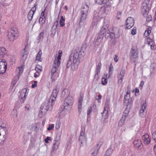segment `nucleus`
Listing matches in <instances>:
<instances>
[{
    "label": "nucleus",
    "mask_w": 156,
    "mask_h": 156,
    "mask_svg": "<svg viewBox=\"0 0 156 156\" xmlns=\"http://www.w3.org/2000/svg\"><path fill=\"white\" fill-rule=\"evenodd\" d=\"M84 52L78 47L75 48L71 54L66 66L67 68L70 67L73 71L76 70L78 68L80 62L81 56H83Z\"/></svg>",
    "instance_id": "1"
},
{
    "label": "nucleus",
    "mask_w": 156,
    "mask_h": 156,
    "mask_svg": "<svg viewBox=\"0 0 156 156\" xmlns=\"http://www.w3.org/2000/svg\"><path fill=\"white\" fill-rule=\"evenodd\" d=\"M59 91V88L57 87L54 89L47 103L45 102L43 103L41 106V108L46 110L47 112L49 109H51L52 107L53 103L55 100Z\"/></svg>",
    "instance_id": "2"
},
{
    "label": "nucleus",
    "mask_w": 156,
    "mask_h": 156,
    "mask_svg": "<svg viewBox=\"0 0 156 156\" xmlns=\"http://www.w3.org/2000/svg\"><path fill=\"white\" fill-rule=\"evenodd\" d=\"M73 103V97L71 96H68L64 101V108L62 110V112H64L65 114L69 113Z\"/></svg>",
    "instance_id": "3"
},
{
    "label": "nucleus",
    "mask_w": 156,
    "mask_h": 156,
    "mask_svg": "<svg viewBox=\"0 0 156 156\" xmlns=\"http://www.w3.org/2000/svg\"><path fill=\"white\" fill-rule=\"evenodd\" d=\"M18 36L19 32L15 27H12L8 31V38L11 42H13L18 38Z\"/></svg>",
    "instance_id": "4"
},
{
    "label": "nucleus",
    "mask_w": 156,
    "mask_h": 156,
    "mask_svg": "<svg viewBox=\"0 0 156 156\" xmlns=\"http://www.w3.org/2000/svg\"><path fill=\"white\" fill-rule=\"evenodd\" d=\"M149 5L146 2H144L142 5L141 8V12L144 16L147 15L150 9Z\"/></svg>",
    "instance_id": "5"
},
{
    "label": "nucleus",
    "mask_w": 156,
    "mask_h": 156,
    "mask_svg": "<svg viewBox=\"0 0 156 156\" xmlns=\"http://www.w3.org/2000/svg\"><path fill=\"white\" fill-rule=\"evenodd\" d=\"M130 59H136L138 57V50L136 46H133L132 47L130 52Z\"/></svg>",
    "instance_id": "6"
},
{
    "label": "nucleus",
    "mask_w": 156,
    "mask_h": 156,
    "mask_svg": "<svg viewBox=\"0 0 156 156\" xmlns=\"http://www.w3.org/2000/svg\"><path fill=\"white\" fill-rule=\"evenodd\" d=\"M128 113L129 112L127 110H125L124 111L122 117L118 123V126H121L125 123L128 118Z\"/></svg>",
    "instance_id": "7"
},
{
    "label": "nucleus",
    "mask_w": 156,
    "mask_h": 156,
    "mask_svg": "<svg viewBox=\"0 0 156 156\" xmlns=\"http://www.w3.org/2000/svg\"><path fill=\"white\" fill-rule=\"evenodd\" d=\"M83 129V128L82 127V130L80 133L79 140V143L81 144L86 143L87 140V139L85 136V128L84 127Z\"/></svg>",
    "instance_id": "8"
},
{
    "label": "nucleus",
    "mask_w": 156,
    "mask_h": 156,
    "mask_svg": "<svg viewBox=\"0 0 156 156\" xmlns=\"http://www.w3.org/2000/svg\"><path fill=\"white\" fill-rule=\"evenodd\" d=\"M7 63L4 59L0 60V74H3L6 71Z\"/></svg>",
    "instance_id": "9"
},
{
    "label": "nucleus",
    "mask_w": 156,
    "mask_h": 156,
    "mask_svg": "<svg viewBox=\"0 0 156 156\" xmlns=\"http://www.w3.org/2000/svg\"><path fill=\"white\" fill-rule=\"evenodd\" d=\"M126 28L127 29H130L134 25V20L131 17H128L126 20Z\"/></svg>",
    "instance_id": "10"
},
{
    "label": "nucleus",
    "mask_w": 156,
    "mask_h": 156,
    "mask_svg": "<svg viewBox=\"0 0 156 156\" xmlns=\"http://www.w3.org/2000/svg\"><path fill=\"white\" fill-rule=\"evenodd\" d=\"M27 90V88H24L21 90L20 92V96L21 98L20 100L21 102H23L26 99V97L27 96L28 92Z\"/></svg>",
    "instance_id": "11"
},
{
    "label": "nucleus",
    "mask_w": 156,
    "mask_h": 156,
    "mask_svg": "<svg viewBox=\"0 0 156 156\" xmlns=\"http://www.w3.org/2000/svg\"><path fill=\"white\" fill-rule=\"evenodd\" d=\"M96 3L100 5L105 4L106 7H109L111 6V4L109 0H95Z\"/></svg>",
    "instance_id": "12"
},
{
    "label": "nucleus",
    "mask_w": 156,
    "mask_h": 156,
    "mask_svg": "<svg viewBox=\"0 0 156 156\" xmlns=\"http://www.w3.org/2000/svg\"><path fill=\"white\" fill-rule=\"evenodd\" d=\"M147 106L146 101L145 100L143 104L141 105L140 111V115L141 117L144 116L146 115V113L144 112V110L146 109Z\"/></svg>",
    "instance_id": "13"
},
{
    "label": "nucleus",
    "mask_w": 156,
    "mask_h": 156,
    "mask_svg": "<svg viewBox=\"0 0 156 156\" xmlns=\"http://www.w3.org/2000/svg\"><path fill=\"white\" fill-rule=\"evenodd\" d=\"M34 5V6L31 9L28 14V18L30 21L32 20L33 15L35 13V11L36 10V5H37V4L35 3Z\"/></svg>",
    "instance_id": "14"
},
{
    "label": "nucleus",
    "mask_w": 156,
    "mask_h": 156,
    "mask_svg": "<svg viewBox=\"0 0 156 156\" xmlns=\"http://www.w3.org/2000/svg\"><path fill=\"white\" fill-rule=\"evenodd\" d=\"M108 26H105L104 25L101 29L99 33L104 36L105 35L106 36L108 33L109 32V30H108Z\"/></svg>",
    "instance_id": "15"
},
{
    "label": "nucleus",
    "mask_w": 156,
    "mask_h": 156,
    "mask_svg": "<svg viewBox=\"0 0 156 156\" xmlns=\"http://www.w3.org/2000/svg\"><path fill=\"white\" fill-rule=\"evenodd\" d=\"M125 71L124 70H122L119 74L118 76V83L121 84L122 82L123 77L124 76Z\"/></svg>",
    "instance_id": "16"
},
{
    "label": "nucleus",
    "mask_w": 156,
    "mask_h": 156,
    "mask_svg": "<svg viewBox=\"0 0 156 156\" xmlns=\"http://www.w3.org/2000/svg\"><path fill=\"white\" fill-rule=\"evenodd\" d=\"M130 92L129 90H127L126 95L124 97V103L125 105L127 106L129 105V101L130 98Z\"/></svg>",
    "instance_id": "17"
},
{
    "label": "nucleus",
    "mask_w": 156,
    "mask_h": 156,
    "mask_svg": "<svg viewBox=\"0 0 156 156\" xmlns=\"http://www.w3.org/2000/svg\"><path fill=\"white\" fill-rule=\"evenodd\" d=\"M52 66L53 67L51 70V78L52 80V81L53 82L55 80L56 77L55 76V74L56 73L58 67L53 65H52Z\"/></svg>",
    "instance_id": "18"
},
{
    "label": "nucleus",
    "mask_w": 156,
    "mask_h": 156,
    "mask_svg": "<svg viewBox=\"0 0 156 156\" xmlns=\"http://www.w3.org/2000/svg\"><path fill=\"white\" fill-rule=\"evenodd\" d=\"M142 139L144 140V144L146 145H148L150 143L151 140L148 134H146L143 135Z\"/></svg>",
    "instance_id": "19"
},
{
    "label": "nucleus",
    "mask_w": 156,
    "mask_h": 156,
    "mask_svg": "<svg viewBox=\"0 0 156 156\" xmlns=\"http://www.w3.org/2000/svg\"><path fill=\"white\" fill-rule=\"evenodd\" d=\"M61 60V55H58L57 57L55 58L53 65L58 67L60 64Z\"/></svg>",
    "instance_id": "20"
},
{
    "label": "nucleus",
    "mask_w": 156,
    "mask_h": 156,
    "mask_svg": "<svg viewBox=\"0 0 156 156\" xmlns=\"http://www.w3.org/2000/svg\"><path fill=\"white\" fill-rule=\"evenodd\" d=\"M26 47L27 46H26L25 48L23 49L22 51L23 54L21 60L23 62H24L26 59L27 54L28 53V50L26 49Z\"/></svg>",
    "instance_id": "21"
},
{
    "label": "nucleus",
    "mask_w": 156,
    "mask_h": 156,
    "mask_svg": "<svg viewBox=\"0 0 156 156\" xmlns=\"http://www.w3.org/2000/svg\"><path fill=\"white\" fill-rule=\"evenodd\" d=\"M24 68V67L23 66L20 67H19L17 68L16 69V75L15 76H19V77L23 73V71Z\"/></svg>",
    "instance_id": "22"
},
{
    "label": "nucleus",
    "mask_w": 156,
    "mask_h": 156,
    "mask_svg": "<svg viewBox=\"0 0 156 156\" xmlns=\"http://www.w3.org/2000/svg\"><path fill=\"white\" fill-rule=\"evenodd\" d=\"M99 149L100 147H93L91 151V156H96Z\"/></svg>",
    "instance_id": "23"
},
{
    "label": "nucleus",
    "mask_w": 156,
    "mask_h": 156,
    "mask_svg": "<svg viewBox=\"0 0 156 156\" xmlns=\"http://www.w3.org/2000/svg\"><path fill=\"white\" fill-rule=\"evenodd\" d=\"M89 10V7L86 4L83 5L81 9V13H84L87 14Z\"/></svg>",
    "instance_id": "24"
},
{
    "label": "nucleus",
    "mask_w": 156,
    "mask_h": 156,
    "mask_svg": "<svg viewBox=\"0 0 156 156\" xmlns=\"http://www.w3.org/2000/svg\"><path fill=\"white\" fill-rule=\"evenodd\" d=\"M7 130L6 128L0 126V136L2 135L4 137H6L7 134Z\"/></svg>",
    "instance_id": "25"
},
{
    "label": "nucleus",
    "mask_w": 156,
    "mask_h": 156,
    "mask_svg": "<svg viewBox=\"0 0 156 156\" xmlns=\"http://www.w3.org/2000/svg\"><path fill=\"white\" fill-rule=\"evenodd\" d=\"M83 100V95L80 94L78 102V108L79 111H80V110H81V109Z\"/></svg>",
    "instance_id": "26"
},
{
    "label": "nucleus",
    "mask_w": 156,
    "mask_h": 156,
    "mask_svg": "<svg viewBox=\"0 0 156 156\" xmlns=\"http://www.w3.org/2000/svg\"><path fill=\"white\" fill-rule=\"evenodd\" d=\"M41 110L39 113V117L42 118L45 115L47 112L46 110L44 109L43 108H41Z\"/></svg>",
    "instance_id": "27"
},
{
    "label": "nucleus",
    "mask_w": 156,
    "mask_h": 156,
    "mask_svg": "<svg viewBox=\"0 0 156 156\" xmlns=\"http://www.w3.org/2000/svg\"><path fill=\"white\" fill-rule=\"evenodd\" d=\"M19 76H15L14 78L12 80L11 85L10 86V88L12 89L14 86L16 84L17 81L19 80Z\"/></svg>",
    "instance_id": "28"
},
{
    "label": "nucleus",
    "mask_w": 156,
    "mask_h": 156,
    "mask_svg": "<svg viewBox=\"0 0 156 156\" xmlns=\"http://www.w3.org/2000/svg\"><path fill=\"white\" fill-rule=\"evenodd\" d=\"M6 53V49L5 48L2 47L0 48V58H2Z\"/></svg>",
    "instance_id": "29"
},
{
    "label": "nucleus",
    "mask_w": 156,
    "mask_h": 156,
    "mask_svg": "<svg viewBox=\"0 0 156 156\" xmlns=\"http://www.w3.org/2000/svg\"><path fill=\"white\" fill-rule=\"evenodd\" d=\"M133 144L134 145L136 146H141L142 145V142L140 139L135 140L133 142Z\"/></svg>",
    "instance_id": "30"
},
{
    "label": "nucleus",
    "mask_w": 156,
    "mask_h": 156,
    "mask_svg": "<svg viewBox=\"0 0 156 156\" xmlns=\"http://www.w3.org/2000/svg\"><path fill=\"white\" fill-rule=\"evenodd\" d=\"M81 13V16L80 19V23H81V22H84L85 20L86 16L87 14L84 13Z\"/></svg>",
    "instance_id": "31"
},
{
    "label": "nucleus",
    "mask_w": 156,
    "mask_h": 156,
    "mask_svg": "<svg viewBox=\"0 0 156 156\" xmlns=\"http://www.w3.org/2000/svg\"><path fill=\"white\" fill-rule=\"evenodd\" d=\"M42 54V52L41 50H40L37 54L36 58V60H38L39 61L41 62L42 59L41 58V56Z\"/></svg>",
    "instance_id": "32"
},
{
    "label": "nucleus",
    "mask_w": 156,
    "mask_h": 156,
    "mask_svg": "<svg viewBox=\"0 0 156 156\" xmlns=\"http://www.w3.org/2000/svg\"><path fill=\"white\" fill-rule=\"evenodd\" d=\"M35 69L37 73L38 74H40L41 72L42 67L41 66L38 65L36 66Z\"/></svg>",
    "instance_id": "33"
},
{
    "label": "nucleus",
    "mask_w": 156,
    "mask_h": 156,
    "mask_svg": "<svg viewBox=\"0 0 156 156\" xmlns=\"http://www.w3.org/2000/svg\"><path fill=\"white\" fill-rule=\"evenodd\" d=\"M65 19L63 18L62 16L59 21V23L61 27H63L65 25Z\"/></svg>",
    "instance_id": "34"
},
{
    "label": "nucleus",
    "mask_w": 156,
    "mask_h": 156,
    "mask_svg": "<svg viewBox=\"0 0 156 156\" xmlns=\"http://www.w3.org/2000/svg\"><path fill=\"white\" fill-rule=\"evenodd\" d=\"M151 28H148L147 29V30L145 31L144 36V37H146L148 36L151 33Z\"/></svg>",
    "instance_id": "35"
},
{
    "label": "nucleus",
    "mask_w": 156,
    "mask_h": 156,
    "mask_svg": "<svg viewBox=\"0 0 156 156\" xmlns=\"http://www.w3.org/2000/svg\"><path fill=\"white\" fill-rule=\"evenodd\" d=\"M60 144V140L58 139H55L54 140L53 142V145L54 146H58Z\"/></svg>",
    "instance_id": "36"
},
{
    "label": "nucleus",
    "mask_w": 156,
    "mask_h": 156,
    "mask_svg": "<svg viewBox=\"0 0 156 156\" xmlns=\"http://www.w3.org/2000/svg\"><path fill=\"white\" fill-rule=\"evenodd\" d=\"M58 149V147H51V154L55 152Z\"/></svg>",
    "instance_id": "37"
},
{
    "label": "nucleus",
    "mask_w": 156,
    "mask_h": 156,
    "mask_svg": "<svg viewBox=\"0 0 156 156\" xmlns=\"http://www.w3.org/2000/svg\"><path fill=\"white\" fill-rule=\"evenodd\" d=\"M104 36V35L100 34V33H99L97 37V40L98 41H101L103 38Z\"/></svg>",
    "instance_id": "38"
},
{
    "label": "nucleus",
    "mask_w": 156,
    "mask_h": 156,
    "mask_svg": "<svg viewBox=\"0 0 156 156\" xmlns=\"http://www.w3.org/2000/svg\"><path fill=\"white\" fill-rule=\"evenodd\" d=\"M45 18L40 17L39 19V22L41 24H43L45 22Z\"/></svg>",
    "instance_id": "39"
},
{
    "label": "nucleus",
    "mask_w": 156,
    "mask_h": 156,
    "mask_svg": "<svg viewBox=\"0 0 156 156\" xmlns=\"http://www.w3.org/2000/svg\"><path fill=\"white\" fill-rule=\"evenodd\" d=\"M107 81L106 78H102L101 80V83L103 85H105L107 84Z\"/></svg>",
    "instance_id": "40"
},
{
    "label": "nucleus",
    "mask_w": 156,
    "mask_h": 156,
    "mask_svg": "<svg viewBox=\"0 0 156 156\" xmlns=\"http://www.w3.org/2000/svg\"><path fill=\"white\" fill-rule=\"evenodd\" d=\"M112 149L110 147L106 151L105 153L109 156L112 153Z\"/></svg>",
    "instance_id": "41"
},
{
    "label": "nucleus",
    "mask_w": 156,
    "mask_h": 156,
    "mask_svg": "<svg viewBox=\"0 0 156 156\" xmlns=\"http://www.w3.org/2000/svg\"><path fill=\"white\" fill-rule=\"evenodd\" d=\"M107 37H109L111 38H113L115 37V35L114 33H110V32L108 33L106 36Z\"/></svg>",
    "instance_id": "42"
},
{
    "label": "nucleus",
    "mask_w": 156,
    "mask_h": 156,
    "mask_svg": "<svg viewBox=\"0 0 156 156\" xmlns=\"http://www.w3.org/2000/svg\"><path fill=\"white\" fill-rule=\"evenodd\" d=\"M61 125V123L60 122L58 121V122H57L56 123V126H55L56 129L57 130L60 127Z\"/></svg>",
    "instance_id": "43"
},
{
    "label": "nucleus",
    "mask_w": 156,
    "mask_h": 156,
    "mask_svg": "<svg viewBox=\"0 0 156 156\" xmlns=\"http://www.w3.org/2000/svg\"><path fill=\"white\" fill-rule=\"evenodd\" d=\"M54 127V124H51V125H49L48 127L47 128V129L48 131L52 130Z\"/></svg>",
    "instance_id": "44"
},
{
    "label": "nucleus",
    "mask_w": 156,
    "mask_h": 156,
    "mask_svg": "<svg viewBox=\"0 0 156 156\" xmlns=\"http://www.w3.org/2000/svg\"><path fill=\"white\" fill-rule=\"evenodd\" d=\"M147 42L148 44L149 45L154 43L153 40L151 39L149 37L147 38Z\"/></svg>",
    "instance_id": "45"
},
{
    "label": "nucleus",
    "mask_w": 156,
    "mask_h": 156,
    "mask_svg": "<svg viewBox=\"0 0 156 156\" xmlns=\"http://www.w3.org/2000/svg\"><path fill=\"white\" fill-rule=\"evenodd\" d=\"M152 138L156 143V131L152 134Z\"/></svg>",
    "instance_id": "46"
},
{
    "label": "nucleus",
    "mask_w": 156,
    "mask_h": 156,
    "mask_svg": "<svg viewBox=\"0 0 156 156\" xmlns=\"http://www.w3.org/2000/svg\"><path fill=\"white\" fill-rule=\"evenodd\" d=\"M92 110V107H91L90 106L88 108V111H87V115H89L90 114Z\"/></svg>",
    "instance_id": "47"
},
{
    "label": "nucleus",
    "mask_w": 156,
    "mask_h": 156,
    "mask_svg": "<svg viewBox=\"0 0 156 156\" xmlns=\"http://www.w3.org/2000/svg\"><path fill=\"white\" fill-rule=\"evenodd\" d=\"M150 45L151 46V48L152 50L154 49L156 47L154 42Z\"/></svg>",
    "instance_id": "48"
},
{
    "label": "nucleus",
    "mask_w": 156,
    "mask_h": 156,
    "mask_svg": "<svg viewBox=\"0 0 156 156\" xmlns=\"http://www.w3.org/2000/svg\"><path fill=\"white\" fill-rule=\"evenodd\" d=\"M152 20L151 16V15L148 16L146 19V21L148 22H149L150 21H151Z\"/></svg>",
    "instance_id": "49"
},
{
    "label": "nucleus",
    "mask_w": 156,
    "mask_h": 156,
    "mask_svg": "<svg viewBox=\"0 0 156 156\" xmlns=\"http://www.w3.org/2000/svg\"><path fill=\"white\" fill-rule=\"evenodd\" d=\"M114 60L115 62H118V56L116 55H115L114 57Z\"/></svg>",
    "instance_id": "50"
},
{
    "label": "nucleus",
    "mask_w": 156,
    "mask_h": 156,
    "mask_svg": "<svg viewBox=\"0 0 156 156\" xmlns=\"http://www.w3.org/2000/svg\"><path fill=\"white\" fill-rule=\"evenodd\" d=\"M46 9H44V10L42 12L40 17H42L43 18H45L44 13L45 11L46 10Z\"/></svg>",
    "instance_id": "51"
},
{
    "label": "nucleus",
    "mask_w": 156,
    "mask_h": 156,
    "mask_svg": "<svg viewBox=\"0 0 156 156\" xmlns=\"http://www.w3.org/2000/svg\"><path fill=\"white\" fill-rule=\"evenodd\" d=\"M100 69L99 68H97L96 69L95 71V75H98V73L99 72H100Z\"/></svg>",
    "instance_id": "52"
},
{
    "label": "nucleus",
    "mask_w": 156,
    "mask_h": 156,
    "mask_svg": "<svg viewBox=\"0 0 156 156\" xmlns=\"http://www.w3.org/2000/svg\"><path fill=\"white\" fill-rule=\"evenodd\" d=\"M51 140V138L49 137H47L46 139L44 140L45 142L46 143H48V140Z\"/></svg>",
    "instance_id": "53"
},
{
    "label": "nucleus",
    "mask_w": 156,
    "mask_h": 156,
    "mask_svg": "<svg viewBox=\"0 0 156 156\" xmlns=\"http://www.w3.org/2000/svg\"><path fill=\"white\" fill-rule=\"evenodd\" d=\"M34 84H32L31 86V87L32 88H34L35 87H36L37 86V82L36 81H34Z\"/></svg>",
    "instance_id": "54"
},
{
    "label": "nucleus",
    "mask_w": 156,
    "mask_h": 156,
    "mask_svg": "<svg viewBox=\"0 0 156 156\" xmlns=\"http://www.w3.org/2000/svg\"><path fill=\"white\" fill-rule=\"evenodd\" d=\"M136 33V29H133L131 31V34L133 35H135Z\"/></svg>",
    "instance_id": "55"
},
{
    "label": "nucleus",
    "mask_w": 156,
    "mask_h": 156,
    "mask_svg": "<svg viewBox=\"0 0 156 156\" xmlns=\"http://www.w3.org/2000/svg\"><path fill=\"white\" fill-rule=\"evenodd\" d=\"M103 143L100 141H98L97 144V146H101L102 144Z\"/></svg>",
    "instance_id": "56"
},
{
    "label": "nucleus",
    "mask_w": 156,
    "mask_h": 156,
    "mask_svg": "<svg viewBox=\"0 0 156 156\" xmlns=\"http://www.w3.org/2000/svg\"><path fill=\"white\" fill-rule=\"evenodd\" d=\"M44 35V33L43 32H41L40 33L39 36V37L41 39L43 37V36Z\"/></svg>",
    "instance_id": "57"
},
{
    "label": "nucleus",
    "mask_w": 156,
    "mask_h": 156,
    "mask_svg": "<svg viewBox=\"0 0 156 156\" xmlns=\"http://www.w3.org/2000/svg\"><path fill=\"white\" fill-rule=\"evenodd\" d=\"M144 81H142L140 83V87L141 88V89L142 88L144 85Z\"/></svg>",
    "instance_id": "58"
},
{
    "label": "nucleus",
    "mask_w": 156,
    "mask_h": 156,
    "mask_svg": "<svg viewBox=\"0 0 156 156\" xmlns=\"http://www.w3.org/2000/svg\"><path fill=\"white\" fill-rule=\"evenodd\" d=\"M106 106H105L104 107V110L103 111V113H105L106 114L108 113V111L107 110H106Z\"/></svg>",
    "instance_id": "59"
},
{
    "label": "nucleus",
    "mask_w": 156,
    "mask_h": 156,
    "mask_svg": "<svg viewBox=\"0 0 156 156\" xmlns=\"http://www.w3.org/2000/svg\"><path fill=\"white\" fill-rule=\"evenodd\" d=\"M39 74H40L37 73L36 72V73H34V76L35 77H36V78L37 77L39 76Z\"/></svg>",
    "instance_id": "60"
},
{
    "label": "nucleus",
    "mask_w": 156,
    "mask_h": 156,
    "mask_svg": "<svg viewBox=\"0 0 156 156\" xmlns=\"http://www.w3.org/2000/svg\"><path fill=\"white\" fill-rule=\"evenodd\" d=\"M11 62H14L15 61L16 59L15 57H12V58L11 59Z\"/></svg>",
    "instance_id": "61"
},
{
    "label": "nucleus",
    "mask_w": 156,
    "mask_h": 156,
    "mask_svg": "<svg viewBox=\"0 0 156 156\" xmlns=\"http://www.w3.org/2000/svg\"><path fill=\"white\" fill-rule=\"evenodd\" d=\"M46 121V119H43L42 124L43 126H44L45 123V122Z\"/></svg>",
    "instance_id": "62"
},
{
    "label": "nucleus",
    "mask_w": 156,
    "mask_h": 156,
    "mask_svg": "<svg viewBox=\"0 0 156 156\" xmlns=\"http://www.w3.org/2000/svg\"><path fill=\"white\" fill-rule=\"evenodd\" d=\"M117 16H121V15L122 14V12H121L119 11L117 12Z\"/></svg>",
    "instance_id": "63"
},
{
    "label": "nucleus",
    "mask_w": 156,
    "mask_h": 156,
    "mask_svg": "<svg viewBox=\"0 0 156 156\" xmlns=\"http://www.w3.org/2000/svg\"><path fill=\"white\" fill-rule=\"evenodd\" d=\"M101 63H99L98 65V66L97 67V68H99V69H101Z\"/></svg>",
    "instance_id": "64"
}]
</instances>
